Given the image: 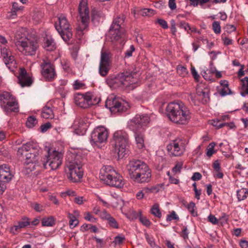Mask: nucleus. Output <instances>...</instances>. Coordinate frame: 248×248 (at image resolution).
Listing matches in <instances>:
<instances>
[{"mask_svg": "<svg viewBox=\"0 0 248 248\" xmlns=\"http://www.w3.org/2000/svg\"><path fill=\"white\" fill-rule=\"evenodd\" d=\"M41 150L39 146L32 142H27L18 148L17 155L25 160V168L28 172L36 169L37 166H41V160L39 161Z\"/></svg>", "mask_w": 248, "mask_h": 248, "instance_id": "obj_1", "label": "nucleus"}, {"mask_svg": "<svg viewBox=\"0 0 248 248\" xmlns=\"http://www.w3.org/2000/svg\"><path fill=\"white\" fill-rule=\"evenodd\" d=\"M126 170L130 178L135 183H145L150 181L151 170L148 165L139 159L129 161Z\"/></svg>", "mask_w": 248, "mask_h": 248, "instance_id": "obj_2", "label": "nucleus"}, {"mask_svg": "<svg viewBox=\"0 0 248 248\" xmlns=\"http://www.w3.org/2000/svg\"><path fill=\"white\" fill-rule=\"evenodd\" d=\"M65 171L67 178L72 182H78L83 176L82 166L85 159L80 154L70 153L67 155Z\"/></svg>", "mask_w": 248, "mask_h": 248, "instance_id": "obj_3", "label": "nucleus"}, {"mask_svg": "<svg viewBox=\"0 0 248 248\" xmlns=\"http://www.w3.org/2000/svg\"><path fill=\"white\" fill-rule=\"evenodd\" d=\"M166 111L170 120L176 124H186L191 118L188 107L180 101L170 103Z\"/></svg>", "mask_w": 248, "mask_h": 248, "instance_id": "obj_4", "label": "nucleus"}, {"mask_svg": "<svg viewBox=\"0 0 248 248\" xmlns=\"http://www.w3.org/2000/svg\"><path fill=\"white\" fill-rule=\"evenodd\" d=\"M99 178L104 184L118 188L123 187L125 184L123 177L110 166L102 168Z\"/></svg>", "mask_w": 248, "mask_h": 248, "instance_id": "obj_5", "label": "nucleus"}, {"mask_svg": "<svg viewBox=\"0 0 248 248\" xmlns=\"http://www.w3.org/2000/svg\"><path fill=\"white\" fill-rule=\"evenodd\" d=\"M111 143L119 158H123L128 153L129 140L128 135L125 131H116L114 133Z\"/></svg>", "mask_w": 248, "mask_h": 248, "instance_id": "obj_6", "label": "nucleus"}, {"mask_svg": "<svg viewBox=\"0 0 248 248\" xmlns=\"http://www.w3.org/2000/svg\"><path fill=\"white\" fill-rule=\"evenodd\" d=\"M63 154L62 152L57 151L53 149L47 150V155L43 159H41V166L45 169L50 168L52 170L58 169L62 165Z\"/></svg>", "mask_w": 248, "mask_h": 248, "instance_id": "obj_7", "label": "nucleus"}, {"mask_svg": "<svg viewBox=\"0 0 248 248\" xmlns=\"http://www.w3.org/2000/svg\"><path fill=\"white\" fill-rule=\"evenodd\" d=\"M55 27L65 42L69 41L72 38L73 36L72 28L64 15H61L58 16V20L55 23Z\"/></svg>", "mask_w": 248, "mask_h": 248, "instance_id": "obj_8", "label": "nucleus"}, {"mask_svg": "<svg viewBox=\"0 0 248 248\" xmlns=\"http://www.w3.org/2000/svg\"><path fill=\"white\" fill-rule=\"evenodd\" d=\"M139 75L130 70L121 73L112 81V83H117L120 87H127L136 83L138 80Z\"/></svg>", "mask_w": 248, "mask_h": 248, "instance_id": "obj_9", "label": "nucleus"}, {"mask_svg": "<svg viewBox=\"0 0 248 248\" xmlns=\"http://www.w3.org/2000/svg\"><path fill=\"white\" fill-rule=\"evenodd\" d=\"M78 12L81 23L78 27L77 31L79 34L83 35V32L87 29L90 22L89 10L86 0L80 1L78 6Z\"/></svg>", "mask_w": 248, "mask_h": 248, "instance_id": "obj_10", "label": "nucleus"}, {"mask_svg": "<svg viewBox=\"0 0 248 248\" xmlns=\"http://www.w3.org/2000/svg\"><path fill=\"white\" fill-rule=\"evenodd\" d=\"M105 107L108 108L111 112L116 113L125 111L129 106L127 103L121 98L111 95L107 98L105 102Z\"/></svg>", "mask_w": 248, "mask_h": 248, "instance_id": "obj_11", "label": "nucleus"}, {"mask_svg": "<svg viewBox=\"0 0 248 248\" xmlns=\"http://www.w3.org/2000/svg\"><path fill=\"white\" fill-rule=\"evenodd\" d=\"M108 135V131L105 127L100 126L96 127L91 134V144L99 147L100 144L106 142Z\"/></svg>", "mask_w": 248, "mask_h": 248, "instance_id": "obj_12", "label": "nucleus"}, {"mask_svg": "<svg viewBox=\"0 0 248 248\" xmlns=\"http://www.w3.org/2000/svg\"><path fill=\"white\" fill-rule=\"evenodd\" d=\"M41 74L47 81H52L57 78L54 65L48 59H43L40 64Z\"/></svg>", "mask_w": 248, "mask_h": 248, "instance_id": "obj_13", "label": "nucleus"}, {"mask_svg": "<svg viewBox=\"0 0 248 248\" xmlns=\"http://www.w3.org/2000/svg\"><path fill=\"white\" fill-rule=\"evenodd\" d=\"M186 140L182 139H176L170 142L167 149L170 155L177 156L182 155L185 150Z\"/></svg>", "mask_w": 248, "mask_h": 248, "instance_id": "obj_14", "label": "nucleus"}, {"mask_svg": "<svg viewBox=\"0 0 248 248\" xmlns=\"http://www.w3.org/2000/svg\"><path fill=\"white\" fill-rule=\"evenodd\" d=\"M150 119L146 114L136 115L129 123V128L132 131L141 130L149 124Z\"/></svg>", "mask_w": 248, "mask_h": 248, "instance_id": "obj_15", "label": "nucleus"}, {"mask_svg": "<svg viewBox=\"0 0 248 248\" xmlns=\"http://www.w3.org/2000/svg\"><path fill=\"white\" fill-rule=\"evenodd\" d=\"M111 54L108 51H101L99 66V73L102 77H105L111 65Z\"/></svg>", "mask_w": 248, "mask_h": 248, "instance_id": "obj_16", "label": "nucleus"}, {"mask_svg": "<svg viewBox=\"0 0 248 248\" xmlns=\"http://www.w3.org/2000/svg\"><path fill=\"white\" fill-rule=\"evenodd\" d=\"M0 101L2 102V105L4 106L5 108L7 110L12 111H17L18 107L14 97L7 92L3 91L0 92Z\"/></svg>", "mask_w": 248, "mask_h": 248, "instance_id": "obj_17", "label": "nucleus"}, {"mask_svg": "<svg viewBox=\"0 0 248 248\" xmlns=\"http://www.w3.org/2000/svg\"><path fill=\"white\" fill-rule=\"evenodd\" d=\"M22 44L18 49L26 55L32 56L35 54L36 50L38 47V43L33 40L28 38L25 42H21Z\"/></svg>", "mask_w": 248, "mask_h": 248, "instance_id": "obj_18", "label": "nucleus"}, {"mask_svg": "<svg viewBox=\"0 0 248 248\" xmlns=\"http://www.w3.org/2000/svg\"><path fill=\"white\" fill-rule=\"evenodd\" d=\"M108 36L112 42L119 43L121 45L124 44L125 30L124 28L119 29L110 26Z\"/></svg>", "mask_w": 248, "mask_h": 248, "instance_id": "obj_19", "label": "nucleus"}, {"mask_svg": "<svg viewBox=\"0 0 248 248\" xmlns=\"http://www.w3.org/2000/svg\"><path fill=\"white\" fill-rule=\"evenodd\" d=\"M0 51L5 64L10 71H14V68L16 67V62L11 51L6 46H1Z\"/></svg>", "mask_w": 248, "mask_h": 248, "instance_id": "obj_20", "label": "nucleus"}, {"mask_svg": "<svg viewBox=\"0 0 248 248\" xmlns=\"http://www.w3.org/2000/svg\"><path fill=\"white\" fill-rule=\"evenodd\" d=\"M89 125L88 119L79 118L76 119L72 125L75 133L78 135H84Z\"/></svg>", "mask_w": 248, "mask_h": 248, "instance_id": "obj_21", "label": "nucleus"}, {"mask_svg": "<svg viewBox=\"0 0 248 248\" xmlns=\"http://www.w3.org/2000/svg\"><path fill=\"white\" fill-rule=\"evenodd\" d=\"M196 91L198 99L202 104H206L209 101L210 90L206 84L202 83L198 84Z\"/></svg>", "mask_w": 248, "mask_h": 248, "instance_id": "obj_22", "label": "nucleus"}, {"mask_svg": "<svg viewBox=\"0 0 248 248\" xmlns=\"http://www.w3.org/2000/svg\"><path fill=\"white\" fill-rule=\"evenodd\" d=\"M90 96L88 95V93L85 94L78 93L75 95L74 100L76 105L78 107L86 108L90 106Z\"/></svg>", "mask_w": 248, "mask_h": 248, "instance_id": "obj_23", "label": "nucleus"}, {"mask_svg": "<svg viewBox=\"0 0 248 248\" xmlns=\"http://www.w3.org/2000/svg\"><path fill=\"white\" fill-rule=\"evenodd\" d=\"M13 177V175L9 165L4 164L0 166V181L3 183H8L11 180Z\"/></svg>", "mask_w": 248, "mask_h": 248, "instance_id": "obj_24", "label": "nucleus"}, {"mask_svg": "<svg viewBox=\"0 0 248 248\" xmlns=\"http://www.w3.org/2000/svg\"><path fill=\"white\" fill-rule=\"evenodd\" d=\"M31 224L30 219L27 217L22 218L10 229V232L14 234L19 233L22 229L25 228Z\"/></svg>", "mask_w": 248, "mask_h": 248, "instance_id": "obj_25", "label": "nucleus"}, {"mask_svg": "<svg viewBox=\"0 0 248 248\" xmlns=\"http://www.w3.org/2000/svg\"><path fill=\"white\" fill-rule=\"evenodd\" d=\"M100 217L101 219L107 220L110 227L115 229L119 228V225L117 220L106 210H103L100 213Z\"/></svg>", "mask_w": 248, "mask_h": 248, "instance_id": "obj_26", "label": "nucleus"}, {"mask_svg": "<svg viewBox=\"0 0 248 248\" xmlns=\"http://www.w3.org/2000/svg\"><path fill=\"white\" fill-rule=\"evenodd\" d=\"M43 47L46 51H51L56 48V44L51 36L46 35L41 42Z\"/></svg>", "mask_w": 248, "mask_h": 248, "instance_id": "obj_27", "label": "nucleus"}, {"mask_svg": "<svg viewBox=\"0 0 248 248\" xmlns=\"http://www.w3.org/2000/svg\"><path fill=\"white\" fill-rule=\"evenodd\" d=\"M134 133V137L136 144L139 149L144 148V135L142 130L133 131Z\"/></svg>", "mask_w": 248, "mask_h": 248, "instance_id": "obj_28", "label": "nucleus"}, {"mask_svg": "<svg viewBox=\"0 0 248 248\" xmlns=\"http://www.w3.org/2000/svg\"><path fill=\"white\" fill-rule=\"evenodd\" d=\"M18 82L22 87L30 86L32 84L31 78L24 71H22L20 74Z\"/></svg>", "mask_w": 248, "mask_h": 248, "instance_id": "obj_29", "label": "nucleus"}, {"mask_svg": "<svg viewBox=\"0 0 248 248\" xmlns=\"http://www.w3.org/2000/svg\"><path fill=\"white\" fill-rule=\"evenodd\" d=\"M125 17L124 15L121 14L116 15L114 18L111 26L116 28H124V22Z\"/></svg>", "mask_w": 248, "mask_h": 248, "instance_id": "obj_30", "label": "nucleus"}, {"mask_svg": "<svg viewBox=\"0 0 248 248\" xmlns=\"http://www.w3.org/2000/svg\"><path fill=\"white\" fill-rule=\"evenodd\" d=\"M23 29L17 31L15 36L14 41L17 48L22 45V44H20V42H25L26 40L28 39V38L26 37L25 34L23 33Z\"/></svg>", "mask_w": 248, "mask_h": 248, "instance_id": "obj_31", "label": "nucleus"}, {"mask_svg": "<svg viewBox=\"0 0 248 248\" xmlns=\"http://www.w3.org/2000/svg\"><path fill=\"white\" fill-rule=\"evenodd\" d=\"M41 116L46 119L53 118L54 114L52 108L48 106L44 107L42 110Z\"/></svg>", "mask_w": 248, "mask_h": 248, "instance_id": "obj_32", "label": "nucleus"}, {"mask_svg": "<svg viewBox=\"0 0 248 248\" xmlns=\"http://www.w3.org/2000/svg\"><path fill=\"white\" fill-rule=\"evenodd\" d=\"M88 95L90 96V106L98 104L101 100V97L99 94L93 93L91 92H87Z\"/></svg>", "mask_w": 248, "mask_h": 248, "instance_id": "obj_33", "label": "nucleus"}, {"mask_svg": "<svg viewBox=\"0 0 248 248\" xmlns=\"http://www.w3.org/2000/svg\"><path fill=\"white\" fill-rule=\"evenodd\" d=\"M241 85L242 86L241 95L245 96L246 94H248V77H245L241 79Z\"/></svg>", "mask_w": 248, "mask_h": 248, "instance_id": "obj_34", "label": "nucleus"}, {"mask_svg": "<svg viewBox=\"0 0 248 248\" xmlns=\"http://www.w3.org/2000/svg\"><path fill=\"white\" fill-rule=\"evenodd\" d=\"M55 219L53 217H44L42 220V224L43 226H53L55 224Z\"/></svg>", "mask_w": 248, "mask_h": 248, "instance_id": "obj_35", "label": "nucleus"}, {"mask_svg": "<svg viewBox=\"0 0 248 248\" xmlns=\"http://www.w3.org/2000/svg\"><path fill=\"white\" fill-rule=\"evenodd\" d=\"M151 213L155 217L160 218L162 216L161 212L160 211L159 205L157 204H155L151 208Z\"/></svg>", "mask_w": 248, "mask_h": 248, "instance_id": "obj_36", "label": "nucleus"}, {"mask_svg": "<svg viewBox=\"0 0 248 248\" xmlns=\"http://www.w3.org/2000/svg\"><path fill=\"white\" fill-rule=\"evenodd\" d=\"M38 121L34 116H30L28 117L27 122L26 125L29 128H32L37 124Z\"/></svg>", "mask_w": 248, "mask_h": 248, "instance_id": "obj_37", "label": "nucleus"}, {"mask_svg": "<svg viewBox=\"0 0 248 248\" xmlns=\"http://www.w3.org/2000/svg\"><path fill=\"white\" fill-rule=\"evenodd\" d=\"M177 72L180 76L185 77L188 72L185 66L179 65L177 67Z\"/></svg>", "mask_w": 248, "mask_h": 248, "instance_id": "obj_38", "label": "nucleus"}, {"mask_svg": "<svg viewBox=\"0 0 248 248\" xmlns=\"http://www.w3.org/2000/svg\"><path fill=\"white\" fill-rule=\"evenodd\" d=\"M173 220H179V217L174 211H172L170 214H168L166 217L167 221H171Z\"/></svg>", "mask_w": 248, "mask_h": 248, "instance_id": "obj_39", "label": "nucleus"}, {"mask_svg": "<svg viewBox=\"0 0 248 248\" xmlns=\"http://www.w3.org/2000/svg\"><path fill=\"white\" fill-rule=\"evenodd\" d=\"M212 29L216 34H220L221 32V27L219 21H214L212 24Z\"/></svg>", "mask_w": 248, "mask_h": 248, "instance_id": "obj_40", "label": "nucleus"}, {"mask_svg": "<svg viewBox=\"0 0 248 248\" xmlns=\"http://www.w3.org/2000/svg\"><path fill=\"white\" fill-rule=\"evenodd\" d=\"M215 146L214 142L210 143L207 148L206 155L208 156H211L216 152L214 150Z\"/></svg>", "mask_w": 248, "mask_h": 248, "instance_id": "obj_41", "label": "nucleus"}, {"mask_svg": "<svg viewBox=\"0 0 248 248\" xmlns=\"http://www.w3.org/2000/svg\"><path fill=\"white\" fill-rule=\"evenodd\" d=\"M140 14L142 16H151L154 15V11L152 9L144 8L140 10Z\"/></svg>", "mask_w": 248, "mask_h": 248, "instance_id": "obj_42", "label": "nucleus"}, {"mask_svg": "<svg viewBox=\"0 0 248 248\" xmlns=\"http://www.w3.org/2000/svg\"><path fill=\"white\" fill-rule=\"evenodd\" d=\"M211 124L214 126L217 127L218 128H221L224 126L226 124L225 123L221 122V120L217 119L213 120L211 121Z\"/></svg>", "mask_w": 248, "mask_h": 248, "instance_id": "obj_43", "label": "nucleus"}, {"mask_svg": "<svg viewBox=\"0 0 248 248\" xmlns=\"http://www.w3.org/2000/svg\"><path fill=\"white\" fill-rule=\"evenodd\" d=\"M189 231L188 230L187 226L183 227L182 231L181 233V236L184 239L186 242L187 239H188Z\"/></svg>", "mask_w": 248, "mask_h": 248, "instance_id": "obj_44", "label": "nucleus"}, {"mask_svg": "<svg viewBox=\"0 0 248 248\" xmlns=\"http://www.w3.org/2000/svg\"><path fill=\"white\" fill-rule=\"evenodd\" d=\"M135 50V48L133 45H131L130 47L126 50L124 53V58H128L132 56V53Z\"/></svg>", "mask_w": 248, "mask_h": 248, "instance_id": "obj_45", "label": "nucleus"}, {"mask_svg": "<svg viewBox=\"0 0 248 248\" xmlns=\"http://www.w3.org/2000/svg\"><path fill=\"white\" fill-rule=\"evenodd\" d=\"M178 27L180 28L184 29L188 33H189L188 30H191V28L189 24L184 21L180 22L178 24Z\"/></svg>", "mask_w": 248, "mask_h": 248, "instance_id": "obj_46", "label": "nucleus"}, {"mask_svg": "<svg viewBox=\"0 0 248 248\" xmlns=\"http://www.w3.org/2000/svg\"><path fill=\"white\" fill-rule=\"evenodd\" d=\"M139 219L141 223L147 227L150 225V221L146 217L142 216L141 213H140Z\"/></svg>", "mask_w": 248, "mask_h": 248, "instance_id": "obj_47", "label": "nucleus"}, {"mask_svg": "<svg viewBox=\"0 0 248 248\" xmlns=\"http://www.w3.org/2000/svg\"><path fill=\"white\" fill-rule=\"evenodd\" d=\"M84 218L91 222H95L96 221V219L89 212L85 213Z\"/></svg>", "mask_w": 248, "mask_h": 248, "instance_id": "obj_48", "label": "nucleus"}, {"mask_svg": "<svg viewBox=\"0 0 248 248\" xmlns=\"http://www.w3.org/2000/svg\"><path fill=\"white\" fill-rule=\"evenodd\" d=\"M162 28L167 29L168 28V23L166 21L163 19L158 18L156 21Z\"/></svg>", "mask_w": 248, "mask_h": 248, "instance_id": "obj_49", "label": "nucleus"}, {"mask_svg": "<svg viewBox=\"0 0 248 248\" xmlns=\"http://www.w3.org/2000/svg\"><path fill=\"white\" fill-rule=\"evenodd\" d=\"M191 72L194 79L198 81L200 78V76L196 71L195 68L192 65L191 67Z\"/></svg>", "mask_w": 248, "mask_h": 248, "instance_id": "obj_50", "label": "nucleus"}, {"mask_svg": "<svg viewBox=\"0 0 248 248\" xmlns=\"http://www.w3.org/2000/svg\"><path fill=\"white\" fill-rule=\"evenodd\" d=\"M68 217L69 219L70 227H72L74 222H77V219L75 216L71 213H68Z\"/></svg>", "mask_w": 248, "mask_h": 248, "instance_id": "obj_51", "label": "nucleus"}, {"mask_svg": "<svg viewBox=\"0 0 248 248\" xmlns=\"http://www.w3.org/2000/svg\"><path fill=\"white\" fill-rule=\"evenodd\" d=\"M222 39L223 41L224 44L226 46L230 45L232 44L233 40L227 37L224 36V35L222 34Z\"/></svg>", "mask_w": 248, "mask_h": 248, "instance_id": "obj_52", "label": "nucleus"}, {"mask_svg": "<svg viewBox=\"0 0 248 248\" xmlns=\"http://www.w3.org/2000/svg\"><path fill=\"white\" fill-rule=\"evenodd\" d=\"M74 88L75 90H78L80 89L83 88L85 87V84L78 80H76L74 84Z\"/></svg>", "mask_w": 248, "mask_h": 248, "instance_id": "obj_53", "label": "nucleus"}, {"mask_svg": "<svg viewBox=\"0 0 248 248\" xmlns=\"http://www.w3.org/2000/svg\"><path fill=\"white\" fill-rule=\"evenodd\" d=\"M183 164L181 162H178L176 164L175 166L172 169V171L175 173L180 172L182 169Z\"/></svg>", "mask_w": 248, "mask_h": 248, "instance_id": "obj_54", "label": "nucleus"}, {"mask_svg": "<svg viewBox=\"0 0 248 248\" xmlns=\"http://www.w3.org/2000/svg\"><path fill=\"white\" fill-rule=\"evenodd\" d=\"M20 7L18 6V3L17 2H14L12 5V14L13 16L16 15V12L20 10Z\"/></svg>", "mask_w": 248, "mask_h": 248, "instance_id": "obj_55", "label": "nucleus"}, {"mask_svg": "<svg viewBox=\"0 0 248 248\" xmlns=\"http://www.w3.org/2000/svg\"><path fill=\"white\" fill-rule=\"evenodd\" d=\"M208 221L213 225H217L218 223V219L213 215L210 214L208 217Z\"/></svg>", "mask_w": 248, "mask_h": 248, "instance_id": "obj_56", "label": "nucleus"}, {"mask_svg": "<svg viewBox=\"0 0 248 248\" xmlns=\"http://www.w3.org/2000/svg\"><path fill=\"white\" fill-rule=\"evenodd\" d=\"M51 127V125L49 123H46L44 124H42L40 126V129L41 132L44 133L46 132L48 129L50 128Z\"/></svg>", "mask_w": 248, "mask_h": 248, "instance_id": "obj_57", "label": "nucleus"}, {"mask_svg": "<svg viewBox=\"0 0 248 248\" xmlns=\"http://www.w3.org/2000/svg\"><path fill=\"white\" fill-rule=\"evenodd\" d=\"M230 93L231 90H230L228 86L226 87H224V88L221 89L220 92V94H221V96H225L227 94H229Z\"/></svg>", "mask_w": 248, "mask_h": 248, "instance_id": "obj_58", "label": "nucleus"}, {"mask_svg": "<svg viewBox=\"0 0 248 248\" xmlns=\"http://www.w3.org/2000/svg\"><path fill=\"white\" fill-rule=\"evenodd\" d=\"M219 219L222 220L224 222L227 223L229 219L228 215L225 213H222L219 217Z\"/></svg>", "mask_w": 248, "mask_h": 248, "instance_id": "obj_59", "label": "nucleus"}, {"mask_svg": "<svg viewBox=\"0 0 248 248\" xmlns=\"http://www.w3.org/2000/svg\"><path fill=\"white\" fill-rule=\"evenodd\" d=\"M202 177V174L200 172H197L194 173L193 176L191 177V179L193 181H198L200 180Z\"/></svg>", "mask_w": 248, "mask_h": 248, "instance_id": "obj_60", "label": "nucleus"}, {"mask_svg": "<svg viewBox=\"0 0 248 248\" xmlns=\"http://www.w3.org/2000/svg\"><path fill=\"white\" fill-rule=\"evenodd\" d=\"M33 208L37 212H41L44 209L43 206L37 203H35L34 204Z\"/></svg>", "mask_w": 248, "mask_h": 248, "instance_id": "obj_61", "label": "nucleus"}, {"mask_svg": "<svg viewBox=\"0 0 248 248\" xmlns=\"http://www.w3.org/2000/svg\"><path fill=\"white\" fill-rule=\"evenodd\" d=\"M195 208V204L193 202H190L187 206V209L188 211L190 212H191L192 214H194Z\"/></svg>", "mask_w": 248, "mask_h": 248, "instance_id": "obj_62", "label": "nucleus"}, {"mask_svg": "<svg viewBox=\"0 0 248 248\" xmlns=\"http://www.w3.org/2000/svg\"><path fill=\"white\" fill-rule=\"evenodd\" d=\"M169 6L171 10H174L176 8V5L175 0H169Z\"/></svg>", "mask_w": 248, "mask_h": 248, "instance_id": "obj_63", "label": "nucleus"}, {"mask_svg": "<svg viewBox=\"0 0 248 248\" xmlns=\"http://www.w3.org/2000/svg\"><path fill=\"white\" fill-rule=\"evenodd\" d=\"M241 248H248V242L246 240H241L239 243Z\"/></svg>", "mask_w": 248, "mask_h": 248, "instance_id": "obj_64", "label": "nucleus"}]
</instances>
